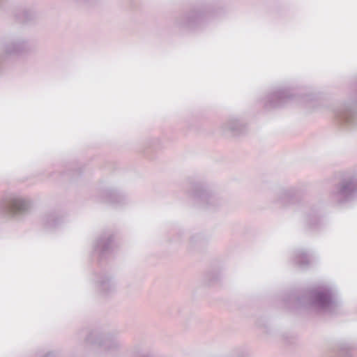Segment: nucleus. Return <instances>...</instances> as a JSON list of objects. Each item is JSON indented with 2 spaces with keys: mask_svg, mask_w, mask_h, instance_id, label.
Here are the masks:
<instances>
[{
  "mask_svg": "<svg viewBox=\"0 0 357 357\" xmlns=\"http://www.w3.org/2000/svg\"><path fill=\"white\" fill-rule=\"evenodd\" d=\"M296 301L298 306L312 307L317 310L334 313L342 305L339 291L335 285L326 284L314 287L307 291V296H298L291 292L284 298L285 303Z\"/></svg>",
  "mask_w": 357,
  "mask_h": 357,
  "instance_id": "1",
  "label": "nucleus"
},
{
  "mask_svg": "<svg viewBox=\"0 0 357 357\" xmlns=\"http://www.w3.org/2000/svg\"><path fill=\"white\" fill-rule=\"evenodd\" d=\"M215 15L213 8L208 4L194 6L175 20V26L181 31L195 32L202 30Z\"/></svg>",
  "mask_w": 357,
  "mask_h": 357,
  "instance_id": "2",
  "label": "nucleus"
},
{
  "mask_svg": "<svg viewBox=\"0 0 357 357\" xmlns=\"http://www.w3.org/2000/svg\"><path fill=\"white\" fill-rule=\"evenodd\" d=\"M189 191V195L195 202L207 210H215L222 203L220 197L209 190L207 186L202 182H190Z\"/></svg>",
  "mask_w": 357,
  "mask_h": 357,
  "instance_id": "3",
  "label": "nucleus"
},
{
  "mask_svg": "<svg viewBox=\"0 0 357 357\" xmlns=\"http://www.w3.org/2000/svg\"><path fill=\"white\" fill-rule=\"evenodd\" d=\"M331 199L339 204L349 203L357 196V175L343 177L334 187Z\"/></svg>",
  "mask_w": 357,
  "mask_h": 357,
  "instance_id": "4",
  "label": "nucleus"
},
{
  "mask_svg": "<svg viewBox=\"0 0 357 357\" xmlns=\"http://www.w3.org/2000/svg\"><path fill=\"white\" fill-rule=\"evenodd\" d=\"M298 98L297 89L290 86H278L264 98V107L266 109L280 108Z\"/></svg>",
  "mask_w": 357,
  "mask_h": 357,
  "instance_id": "5",
  "label": "nucleus"
},
{
  "mask_svg": "<svg viewBox=\"0 0 357 357\" xmlns=\"http://www.w3.org/2000/svg\"><path fill=\"white\" fill-rule=\"evenodd\" d=\"M300 200L301 195L298 189L291 186L278 189L274 202L283 207H288L298 204Z\"/></svg>",
  "mask_w": 357,
  "mask_h": 357,
  "instance_id": "6",
  "label": "nucleus"
},
{
  "mask_svg": "<svg viewBox=\"0 0 357 357\" xmlns=\"http://www.w3.org/2000/svg\"><path fill=\"white\" fill-rule=\"evenodd\" d=\"M224 134L232 136H240L246 132V123L238 116H231L222 126Z\"/></svg>",
  "mask_w": 357,
  "mask_h": 357,
  "instance_id": "7",
  "label": "nucleus"
},
{
  "mask_svg": "<svg viewBox=\"0 0 357 357\" xmlns=\"http://www.w3.org/2000/svg\"><path fill=\"white\" fill-rule=\"evenodd\" d=\"M305 225L312 230L319 229L322 225L321 215L315 208H311L305 217Z\"/></svg>",
  "mask_w": 357,
  "mask_h": 357,
  "instance_id": "8",
  "label": "nucleus"
},
{
  "mask_svg": "<svg viewBox=\"0 0 357 357\" xmlns=\"http://www.w3.org/2000/svg\"><path fill=\"white\" fill-rule=\"evenodd\" d=\"M312 256L309 252L304 249H298L294 251L293 260L301 269H307L310 265V257Z\"/></svg>",
  "mask_w": 357,
  "mask_h": 357,
  "instance_id": "9",
  "label": "nucleus"
},
{
  "mask_svg": "<svg viewBox=\"0 0 357 357\" xmlns=\"http://www.w3.org/2000/svg\"><path fill=\"white\" fill-rule=\"evenodd\" d=\"M335 353L340 357H352L354 346L344 340H341L335 344Z\"/></svg>",
  "mask_w": 357,
  "mask_h": 357,
  "instance_id": "10",
  "label": "nucleus"
},
{
  "mask_svg": "<svg viewBox=\"0 0 357 357\" xmlns=\"http://www.w3.org/2000/svg\"><path fill=\"white\" fill-rule=\"evenodd\" d=\"M185 238V231L183 229H178L173 231L171 237L168 239L169 243L174 247H178L183 243Z\"/></svg>",
  "mask_w": 357,
  "mask_h": 357,
  "instance_id": "11",
  "label": "nucleus"
},
{
  "mask_svg": "<svg viewBox=\"0 0 357 357\" xmlns=\"http://www.w3.org/2000/svg\"><path fill=\"white\" fill-rule=\"evenodd\" d=\"M206 242V238L202 233H195L191 235L189 241L190 249H195L204 245Z\"/></svg>",
  "mask_w": 357,
  "mask_h": 357,
  "instance_id": "12",
  "label": "nucleus"
},
{
  "mask_svg": "<svg viewBox=\"0 0 357 357\" xmlns=\"http://www.w3.org/2000/svg\"><path fill=\"white\" fill-rule=\"evenodd\" d=\"M26 208V203L21 199L13 200L9 204V211L12 214L20 213L24 211Z\"/></svg>",
  "mask_w": 357,
  "mask_h": 357,
  "instance_id": "13",
  "label": "nucleus"
},
{
  "mask_svg": "<svg viewBox=\"0 0 357 357\" xmlns=\"http://www.w3.org/2000/svg\"><path fill=\"white\" fill-rule=\"evenodd\" d=\"M220 273L218 271H211L206 275V280L208 285L217 282L220 279Z\"/></svg>",
  "mask_w": 357,
  "mask_h": 357,
  "instance_id": "14",
  "label": "nucleus"
},
{
  "mask_svg": "<svg viewBox=\"0 0 357 357\" xmlns=\"http://www.w3.org/2000/svg\"><path fill=\"white\" fill-rule=\"evenodd\" d=\"M148 147L153 149L156 150L160 147V141L158 139H151L148 142Z\"/></svg>",
  "mask_w": 357,
  "mask_h": 357,
  "instance_id": "15",
  "label": "nucleus"
},
{
  "mask_svg": "<svg viewBox=\"0 0 357 357\" xmlns=\"http://www.w3.org/2000/svg\"><path fill=\"white\" fill-rule=\"evenodd\" d=\"M238 357H249L248 354L245 351H241Z\"/></svg>",
  "mask_w": 357,
  "mask_h": 357,
  "instance_id": "16",
  "label": "nucleus"
},
{
  "mask_svg": "<svg viewBox=\"0 0 357 357\" xmlns=\"http://www.w3.org/2000/svg\"><path fill=\"white\" fill-rule=\"evenodd\" d=\"M257 325H258L259 327H264V328L267 327L266 324H260L259 322V323H257Z\"/></svg>",
  "mask_w": 357,
  "mask_h": 357,
  "instance_id": "17",
  "label": "nucleus"
},
{
  "mask_svg": "<svg viewBox=\"0 0 357 357\" xmlns=\"http://www.w3.org/2000/svg\"><path fill=\"white\" fill-rule=\"evenodd\" d=\"M301 98L305 100H307L308 98V96H301Z\"/></svg>",
  "mask_w": 357,
  "mask_h": 357,
  "instance_id": "18",
  "label": "nucleus"
}]
</instances>
